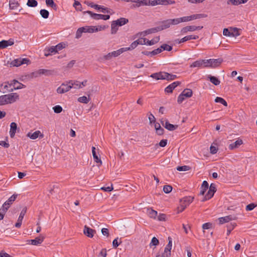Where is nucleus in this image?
<instances>
[{"label":"nucleus","instance_id":"3","mask_svg":"<svg viewBox=\"0 0 257 257\" xmlns=\"http://www.w3.org/2000/svg\"><path fill=\"white\" fill-rule=\"evenodd\" d=\"M168 243L165 248L164 252L161 256L162 257H170L171 256V250L172 246V238L170 236L168 237Z\"/></svg>","mask_w":257,"mask_h":257},{"label":"nucleus","instance_id":"52","mask_svg":"<svg viewBox=\"0 0 257 257\" xmlns=\"http://www.w3.org/2000/svg\"><path fill=\"white\" fill-rule=\"evenodd\" d=\"M159 243V240L155 237H153L152 239L151 242L150 244V245L151 246L152 245L156 246L158 245Z\"/></svg>","mask_w":257,"mask_h":257},{"label":"nucleus","instance_id":"11","mask_svg":"<svg viewBox=\"0 0 257 257\" xmlns=\"http://www.w3.org/2000/svg\"><path fill=\"white\" fill-rule=\"evenodd\" d=\"M10 85H13L14 88L9 90V91H13L14 90L20 89L25 88L26 86L23 84L18 82L17 80H13L11 82Z\"/></svg>","mask_w":257,"mask_h":257},{"label":"nucleus","instance_id":"47","mask_svg":"<svg viewBox=\"0 0 257 257\" xmlns=\"http://www.w3.org/2000/svg\"><path fill=\"white\" fill-rule=\"evenodd\" d=\"M89 98L86 96H83L78 98V101L81 103H87L89 102Z\"/></svg>","mask_w":257,"mask_h":257},{"label":"nucleus","instance_id":"38","mask_svg":"<svg viewBox=\"0 0 257 257\" xmlns=\"http://www.w3.org/2000/svg\"><path fill=\"white\" fill-rule=\"evenodd\" d=\"M159 31V30H158V27H156L155 28L148 29L143 33H144L145 35H148L150 34L155 33Z\"/></svg>","mask_w":257,"mask_h":257},{"label":"nucleus","instance_id":"15","mask_svg":"<svg viewBox=\"0 0 257 257\" xmlns=\"http://www.w3.org/2000/svg\"><path fill=\"white\" fill-rule=\"evenodd\" d=\"M95 230L85 225L84 228L83 233L87 236L92 238L93 237Z\"/></svg>","mask_w":257,"mask_h":257},{"label":"nucleus","instance_id":"58","mask_svg":"<svg viewBox=\"0 0 257 257\" xmlns=\"http://www.w3.org/2000/svg\"><path fill=\"white\" fill-rule=\"evenodd\" d=\"M230 3L235 6H237L241 4L240 0H229L227 2V4H229Z\"/></svg>","mask_w":257,"mask_h":257},{"label":"nucleus","instance_id":"46","mask_svg":"<svg viewBox=\"0 0 257 257\" xmlns=\"http://www.w3.org/2000/svg\"><path fill=\"white\" fill-rule=\"evenodd\" d=\"M203 16V15L202 14H196V15H193L191 16H189V20L190 21L195 20L197 19H200L201 18H202Z\"/></svg>","mask_w":257,"mask_h":257},{"label":"nucleus","instance_id":"8","mask_svg":"<svg viewBox=\"0 0 257 257\" xmlns=\"http://www.w3.org/2000/svg\"><path fill=\"white\" fill-rule=\"evenodd\" d=\"M5 97L7 104L13 103L16 101L19 98V96L17 93H11L9 94H6Z\"/></svg>","mask_w":257,"mask_h":257},{"label":"nucleus","instance_id":"34","mask_svg":"<svg viewBox=\"0 0 257 257\" xmlns=\"http://www.w3.org/2000/svg\"><path fill=\"white\" fill-rule=\"evenodd\" d=\"M147 213L149 217L152 218H156L157 216V211L151 208H149L147 209Z\"/></svg>","mask_w":257,"mask_h":257},{"label":"nucleus","instance_id":"42","mask_svg":"<svg viewBox=\"0 0 257 257\" xmlns=\"http://www.w3.org/2000/svg\"><path fill=\"white\" fill-rule=\"evenodd\" d=\"M26 212H27V208L26 207H25L21 211L20 214L19 215V217L18 218V220H19V222H22V220L24 218V217Z\"/></svg>","mask_w":257,"mask_h":257},{"label":"nucleus","instance_id":"31","mask_svg":"<svg viewBox=\"0 0 257 257\" xmlns=\"http://www.w3.org/2000/svg\"><path fill=\"white\" fill-rule=\"evenodd\" d=\"M190 68H193V67L203 68L202 59L198 60L194 62L193 63H192L190 65Z\"/></svg>","mask_w":257,"mask_h":257},{"label":"nucleus","instance_id":"62","mask_svg":"<svg viewBox=\"0 0 257 257\" xmlns=\"http://www.w3.org/2000/svg\"><path fill=\"white\" fill-rule=\"evenodd\" d=\"M167 80H174L177 78V76L176 75L171 74L167 72Z\"/></svg>","mask_w":257,"mask_h":257},{"label":"nucleus","instance_id":"26","mask_svg":"<svg viewBox=\"0 0 257 257\" xmlns=\"http://www.w3.org/2000/svg\"><path fill=\"white\" fill-rule=\"evenodd\" d=\"M116 23L118 26H122L128 22V20L124 18H120L116 21H114Z\"/></svg>","mask_w":257,"mask_h":257},{"label":"nucleus","instance_id":"10","mask_svg":"<svg viewBox=\"0 0 257 257\" xmlns=\"http://www.w3.org/2000/svg\"><path fill=\"white\" fill-rule=\"evenodd\" d=\"M71 89V86L70 84L62 83L58 88L57 89V92L59 94H63L68 92Z\"/></svg>","mask_w":257,"mask_h":257},{"label":"nucleus","instance_id":"19","mask_svg":"<svg viewBox=\"0 0 257 257\" xmlns=\"http://www.w3.org/2000/svg\"><path fill=\"white\" fill-rule=\"evenodd\" d=\"M243 144V141L241 139H238L235 142L230 144L229 145V149L230 150H234L236 148H238L240 145Z\"/></svg>","mask_w":257,"mask_h":257},{"label":"nucleus","instance_id":"6","mask_svg":"<svg viewBox=\"0 0 257 257\" xmlns=\"http://www.w3.org/2000/svg\"><path fill=\"white\" fill-rule=\"evenodd\" d=\"M120 55L118 50L110 52L106 55L100 57L99 59L101 61H105L111 60L113 57H116Z\"/></svg>","mask_w":257,"mask_h":257},{"label":"nucleus","instance_id":"12","mask_svg":"<svg viewBox=\"0 0 257 257\" xmlns=\"http://www.w3.org/2000/svg\"><path fill=\"white\" fill-rule=\"evenodd\" d=\"M237 219V217L234 215H230L224 217L219 218V223L222 224L226 222H228L231 220H234Z\"/></svg>","mask_w":257,"mask_h":257},{"label":"nucleus","instance_id":"13","mask_svg":"<svg viewBox=\"0 0 257 257\" xmlns=\"http://www.w3.org/2000/svg\"><path fill=\"white\" fill-rule=\"evenodd\" d=\"M170 20L168 19L161 22L160 25L158 26V30H159V31H161L170 28L171 26V23H170Z\"/></svg>","mask_w":257,"mask_h":257},{"label":"nucleus","instance_id":"59","mask_svg":"<svg viewBox=\"0 0 257 257\" xmlns=\"http://www.w3.org/2000/svg\"><path fill=\"white\" fill-rule=\"evenodd\" d=\"M189 167L188 166H178L177 170L179 171H185L189 170Z\"/></svg>","mask_w":257,"mask_h":257},{"label":"nucleus","instance_id":"20","mask_svg":"<svg viewBox=\"0 0 257 257\" xmlns=\"http://www.w3.org/2000/svg\"><path fill=\"white\" fill-rule=\"evenodd\" d=\"M14 44L13 41L11 40H2L0 42V49H4L8 47L9 46H12Z\"/></svg>","mask_w":257,"mask_h":257},{"label":"nucleus","instance_id":"28","mask_svg":"<svg viewBox=\"0 0 257 257\" xmlns=\"http://www.w3.org/2000/svg\"><path fill=\"white\" fill-rule=\"evenodd\" d=\"M57 51L55 49V46H52L49 48L47 50H45V56L47 57L52 55V53H57Z\"/></svg>","mask_w":257,"mask_h":257},{"label":"nucleus","instance_id":"43","mask_svg":"<svg viewBox=\"0 0 257 257\" xmlns=\"http://www.w3.org/2000/svg\"><path fill=\"white\" fill-rule=\"evenodd\" d=\"M40 15L44 19H47L49 17V12L45 9L41 10L40 12Z\"/></svg>","mask_w":257,"mask_h":257},{"label":"nucleus","instance_id":"2","mask_svg":"<svg viewBox=\"0 0 257 257\" xmlns=\"http://www.w3.org/2000/svg\"><path fill=\"white\" fill-rule=\"evenodd\" d=\"M54 70H47L45 69H40L37 71L32 73V75L34 77H37L41 75H45L46 76H50L54 74Z\"/></svg>","mask_w":257,"mask_h":257},{"label":"nucleus","instance_id":"40","mask_svg":"<svg viewBox=\"0 0 257 257\" xmlns=\"http://www.w3.org/2000/svg\"><path fill=\"white\" fill-rule=\"evenodd\" d=\"M27 5L29 7H36L38 5V2L36 0H28Z\"/></svg>","mask_w":257,"mask_h":257},{"label":"nucleus","instance_id":"41","mask_svg":"<svg viewBox=\"0 0 257 257\" xmlns=\"http://www.w3.org/2000/svg\"><path fill=\"white\" fill-rule=\"evenodd\" d=\"M215 101L216 102H219L222 104L223 105L227 106V102L222 98L219 97H216L215 99Z\"/></svg>","mask_w":257,"mask_h":257},{"label":"nucleus","instance_id":"35","mask_svg":"<svg viewBox=\"0 0 257 257\" xmlns=\"http://www.w3.org/2000/svg\"><path fill=\"white\" fill-rule=\"evenodd\" d=\"M160 40V37L157 36L152 39L151 40H149L147 39V45L151 46L157 43H158Z\"/></svg>","mask_w":257,"mask_h":257},{"label":"nucleus","instance_id":"18","mask_svg":"<svg viewBox=\"0 0 257 257\" xmlns=\"http://www.w3.org/2000/svg\"><path fill=\"white\" fill-rule=\"evenodd\" d=\"M180 84L179 81H175L170 84L165 88V91L167 93H171L173 91V90L175 89L178 85Z\"/></svg>","mask_w":257,"mask_h":257},{"label":"nucleus","instance_id":"33","mask_svg":"<svg viewBox=\"0 0 257 257\" xmlns=\"http://www.w3.org/2000/svg\"><path fill=\"white\" fill-rule=\"evenodd\" d=\"M9 6L11 9L14 10L17 9L20 6V4L15 0H10Z\"/></svg>","mask_w":257,"mask_h":257},{"label":"nucleus","instance_id":"27","mask_svg":"<svg viewBox=\"0 0 257 257\" xmlns=\"http://www.w3.org/2000/svg\"><path fill=\"white\" fill-rule=\"evenodd\" d=\"M68 83L70 84V86H71V88L72 87L76 89L81 88V84L80 82L78 81L70 80L68 82Z\"/></svg>","mask_w":257,"mask_h":257},{"label":"nucleus","instance_id":"64","mask_svg":"<svg viewBox=\"0 0 257 257\" xmlns=\"http://www.w3.org/2000/svg\"><path fill=\"white\" fill-rule=\"evenodd\" d=\"M101 233L103 235L108 237L109 235V230L107 228H103L101 229Z\"/></svg>","mask_w":257,"mask_h":257},{"label":"nucleus","instance_id":"54","mask_svg":"<svg viewBox=\"0 0 257 257\" xmlns=\"http://www.w3.org/2000/svg\"><path fill=\"white\" fill-rule=\"evenodd\" d=\"M17 196V194H13L11 197H10L9 198L7 202L10 203V205H11L13 203V202L16 199Z\"/></svg>","mask_w":257,"mask_h":257},{"label":"nucleus","instance_id":"53","mask_svg":"<svg viewBox=\"0 0 257 257\" xmlns=\"http://www.w3.org/2000/svg\"><path fill=\"white\" fill-rule=\"evenodd\" d=\"M66 45L64 43H60L55 46V49L56 50L57 52L58 51H60L62 50V49L64 48L65 47Z\"/></svg>","mask_w":257,"mask_h":257},{"label":"nucleus","instance_id":"4","mask_svg":"<svg viewBox=\"0 0 257 257\" xmlns=\"http://www.w3.org/2000/svg\"><path fill=\"white\" fill-rule=\"evenodd\" d=\"M216 191V185L215 184L212 183L210 185L209 190L208 191L207 193L206 194V195L204 197L202 201H205L207 200H208L212 198L214 193Z\"/></svg>","mask_w":257,"mask_h":257},{"label":"nucleus","instance_id":"23","mask_svg":"<svg viewBox=\"0 0 257 257\" xmlns=\"http://www.w3.org/2000/svg\"><path fill=\"white\" fill-rule=\"evenodd\" d=\"M150 1L148 0H139L138 1L137 4H136L134 5V7H140L141 6H150Z\"/></svg>","mask_w":257,"mask_h":257},{"label":"nucleus","instance_id":"25","mask_svg":"<svg viewBox=\"0 0 257 257\" xmlns=\"http://www.w3.org/2000/svg\"><path fill=\"white\" fill-rule=\"evenodd\" d=\"M92 153L93 157L97 163H99V165L98 166H100L102 164V161L101 159L98 157V156L96 155V152H95V148L94 147H92Z\"/></svg>","mask_w":257,"mask_h":257},{"label":"nucleus","instance_id":"17","mask_svg":"<svg viewBox=\"0 0 257 257\" xmlns=\"http://www.w3.org/2000/svg\"><path fill=\"white\" fill-rule=\"evenodd\" d=\"M193 199L194 197L186 196L180 200V203L185 205L186 207L193 201Z\"/></svg>","mask_w":257,"mask_h":257},{"label":"nucleus","instance_id":"56","mask_svg":"<svg viewBox=\"0 0 257 257\" xmlns=\"http://www.w3.org/2000/svg\"><path fill=\"white\" fill-rule=\"evenodd\" d=\"M54 112L59 113L62 111V107L60 105H56L53 107Z\"/></svg>","mask_w":257,"mask_h":257},{"label":"nucleus","instance_id":"21","mask_svg":"<svg viewBox=\"0 0 257 257\" xmlns=\"http://www.w3.org/2000/svg\"><path fill=\"white\" fill-rule=\"evenodd\" d=\"M17 129V124L16 122H13L10 124V137L13 138L14 137Z\"/></svg>","mask_w":257,"mask_h":257},{"label":"nucleus","instance_id":"16","mask_svg":"<svg viewBox=\"0 0 257 257\" xmlns=\"http://www.w3.org/2000/svg\"><path fill=\"white\" fill-rule=\"evenodd\" d=\"M198 38V36L196 35H188L184 37V38H182L181 39L179 40H175L176 43H178L179 44L183 43L185 42H186L190 40H196Z\"/></svg>","mask_w":257,"mask_h":257},{"label":"nucleus","instance_id":"44","mask_svg":"<svg viewBox=\"0 0 257 257\" xmlns=\"http://www.w3.org/2000/svg\"><path fill=\"white\" fill-rule=\"evenodd\" d=\"M121 242V239L117 237L113 240L112 246L114 248H116Z\"/></svg>","mask_w":257,"mask_h":257},{"label":"nucleus","instance_id":"14","mask_svg":"<svg viewBox=\"0 0 257 257\" xmlns=\"http://www.w3.org/2000/svg\"><path fill=\"white\" fill-rule=\"evenodd\" d=\"M44 240V236L40 235L39 237L35 238L34 239L28 240V242L34 245H38L41 244Z\"/></svg>","mask_w":257,"mask_h":257},{"label":"nucleus","instance_id":"5","mask_svg":"<svg viewBox=\"0 0 257 257\" xmlns=\"http://www.w3.org/2000/svg\"><path fill=\"white\" fill-rule=\"evenodd\" d=\"M150 5L152 6L156 5H172L175 3V2L171 0H154L150 1Z\"/></svg>","mask_w":257,"mask_h":257},{"label":"nucleus","instance_id":"9","mask_svg":"<svg viewBox=\"0 0 257 257\" xmlns=\"http://www.w3.org/2000/svg\"><path fill=\"white\" fill-rule=\"evenodd\" d=\"M203 28V26H188L183 27L181 33L182 34H186L188 32H193L196 30H200Z\"/></svg>","mask_w":257,"mask_h":257},{"label":"nucleus","instance_id":"37","mask_svg":"<svg viewBox=\"0 0 257 257\" xmlns=\"http://www.w3.org/2000/svg\"><path fill=\"white\" fill-rule=\"evenodd\" d=\"M184 97H190L192 95V91L190 89H185L181 93Z\"/></svg>","mask_w":257,"mask_h":257},{"label":"nucleus","instance_id":"36","mask_svg":"<svg viewBox=\"0 0 257 257\" xmlns=\"http://www.w3.org/2000/svg\"><path fill=\"white\" fill-rule=\"evenodd\" d=\"M118 27L116 23L114 22V21H112L111 25V34H115L118 30Z\"/></svg>","mask_w":257,"mask_h":257},{"label":"nucleus","instance_id":"24","mask_svg":"<svg viewBox=\"0 0 257 257\" xmlns=\"http://www.w3.org/2000/svg\"><path fill=\"white\" fill-rule=\"evenodd\" d=\"M209 185L206 181H204L202 184L201 187V191L200 192V195H203L206 191L208 189Z\"/></svg>","mask_w":257,"mask_h":257},{"label":"nucleus","instance_id":"32","mask_svg":"<svg viewBox=\"0 0 257 257\" xmlns=\"http://www.w3.org/2000/svg\"><path fill=\"white\" fill-rule=\"evenodd\" d=\"M208 78L210 81L215 85H218L220 83L219 79L215 76L209 75L208 76Z\"/></svg>","mask_w":257,"mask_h":257},{"label":"nucleus","instance_id":"49","mask_svg":"<svg viewBox=\"0 0 257 257\" xmlns=\"http://www.w3.org/2000/svg\"><path fill=\"white\" fill-rule=\"evenodd\" d=\"M84 30H85V29H84L82 27L80 28L77 30L76 33V38H79L80 37H81L82 34L83 33H84Z\"/></svg>","mask_w":257,"mask_h":257},{"label":"nucleus","instance_id":"51","mask_svg":"<svg viewBox=\"0 0 257 257\" xmlns=\"http://www.w3.org/2000/svg\"><path fill=\"white\" fill-rule=\"evenodd\" d=\"M172 190V187L170 185H165L163 187V191L165 193H169Z\"/></svg>","mask_w":257,"mask_h":257},{"label":"nucleus","instance_id":"50","mask_svg":"<svg viewBox=\"0 0 257 257\" xmlns=\"http://www.w3.org/2000/svg\"><path fill=\"white\" fill-rule=\"evenodd\" d=\"M170 23H171V25H178L181 23L180 18H176V19H169Z\"/></svg>","mask_w":257,"mask_h":257},{"label":"nucleus","instance_id":"7","mask_svg":"<svg viewBox=\"0 0 257 257\" xmlns=\"http://www.w3.org/2000/svg\"><path fill=\"white\" fill-rule=\"evenodd\" d=\"M30 62L29 59L27 58H19L16 59H15L13 61H12L11 65L13 66H16L18 67L22 64H28V63Z\"/></svg>","mask_w":257,"mask_h":257},{"label":"nucleus","instance_id":"55","mask_svg":"<svg viewBox=\"0 0 257 257\" xmlns=\"http://www.w3.org/2000/svg\"><path fill=\"white\" fill-rule=\"evenodd\" d=\"M161 48L162 49V51L163 50H167L168 51H170L172 50V47L171 46H169L167 44H163L161 46Z\"/></svg>","mask_w":257,"mask_h":257},{"label":"nucleus","instance_id":"60","mask_svg":"<svg viewBox=\"0 0 257 257\" xmlns=\"http://www.w3.org/2000/svg\"><path fill=\"white\" fill-rule=\"evenodd\" d=\"M11 205L10 203H8L6 201L4 204L3 205L2 207L1 208L2 209H4L5 212H7L8 209L10 208Z\"/></svg>","mask_w":257,"mask_h":257},{"label":"nucleus","instance_id":"30","mask_svg":"<svg viewBox=\"0 0 257 257\" xmlns=\"http://www.w3.org/2000/svg\"><path fill=\"white\" fill-rule=\"evenodd\" d=\"M223 60L221 58L218 59H211V62L212 63V68H215L219 66L222 62Z\"/></svg>","mask_w":257,"mask_h":257},{"label":"nucleus","instance_id":"39","mask_svg":"<svg viewBox=\"0 0 257 257\" xmlns=\"http://www.w3.org/2000/svg\"><path fill=\"white\" fill-rule=\"evenodd\" d=\"M84 30V33H93L95 32V26H86L83 27Z\"/></svg>","mask_w":257,"mask_h":257},{"label":"nucleus","instance_id":"29","mask_svg":"<svg viewBox=\"0 0 257 257\" xmlns=\"http://www.w3.org/2000/svg\"><path fill=\"white\" fill-rule=\"evenodd\" d=\"M41 134V132L39 131H37L33 133L29 132L27 134V137H29L30 139L32 140L36 139L38 138L39 135Z\"/></svg>","mask_w":257,"mask_h":257},{"label":"nucleus","instance_id":"57","mask_svg":"<svg viewBox=\"0 0 257 257\" xmlns=\"http://www.w3.org/2000/svg\"><path fill=\"white\" fill-rule=\"evenodd\" d=\"M7 104L5 95L0 96V105Z\"/></svg>","mask_w":257,"mask_h":257},{"label":"nucleus","instance_id":"22","mask_svg":"<svg viewBox=\"0 0 257 257\" xmlns=\"http://www.w3.org/2000/svg\"><path fill=\"white\" fill-rule=\"evenodd\" d=\"M163 125L166 129H167L168 130L170 131H173L176 130L178 127V125H176V124L174 125V124L170 123L168 120H166L165 121V124L163 123Z\"/></svg>","mask_w":257,"mask_h":257},{"label":"nucleus","instance_id":"61","mask_svg":"<svg viewBox=\"0 0 257 257\" xmlns=\"http://www.w3.org/2000/svg\"><path fill=\"white\" fill-rule=\"evenodd\" d=\"M167 72H159V79H166L167 80Z\"/></svg>","mask_w":257,"mask_h":257},{"label":"nucleus","instance_id":"45","mask_svg":"<svg viewBox=\"0 0 257 257\" xmlns=\"http://www.w3.org/2000/svg\"><path fill=\"white\" fill-rule=\"evenodd\" d=\"M73 7L75 8L76 10L77 11H82V6L81 4L77 1H74Z\"/></svg>","mask_w":257,"mask_h":257},{"label":"nucleus","instance_id":"48","mask_svg":"<svg viewBox=\"0 0 257 257\" xmlns=\"http://www.w3.org/2000/svg\"><path fill=\"white\" fill-rule=\"evenodd\" d=\"M257 206V204L252 203L248 204L246 206L245 209L246 211H251L255 207Z\"/></svg>","mask_w":257,"mask_h":257},{"label":"nucleus","instance_id":"1","mask_svg":"<svg viewBox=\"0 0 257 257\" xmlns=\"http://www.w3.org/2000/svg\"><path fill=\"white\" fill-rule=\"evenodd\" d=\"M88 14L90 15V17L93 18L94 20H107L110 18V16L108 15H104L102 14H98L92 13L91 11H87L83 12V14Z\"/></svg>","mask_w":257,"mask_h":257},{"label":"nucleus","instance_id":"63","mask_svg":"<svg viewBox=\"0 0 257 257\" xmlns=\"http://www.w3.org/2000/svg\"><path fill=\"white\" fill-rule=\"evenodd\" d=\"M223 34L226 36H232V32H230L227 28H225L223 31Z\"/></svg>","mask_w":257,"mask_h":257}]
</instances>
